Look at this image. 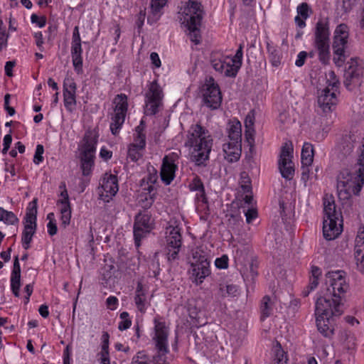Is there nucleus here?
<instances>
[{
	"label": "nucleus",
	"mask_w": 364,
	"mask_h": 364,
	"mask_svg": "<svg viewBox=\"0 0 364 364\" xmlns=\"http://www.w3.org/2000/svg\"><path fill=\"white\" fill-rule=\"evenodd\" d=\"M301 165V180L306 183L308 180L313 179V171H310L309 166L311 165Z\"/></svg>",
	"instance_id": "obj_50"
},
{
	"label": "nucleus",
	"mask_w": 364,
	"mask_h": 364,
	"mask_svg": "<svg viewBox=\"0 0 364 364\" xmlns=\"http://www.w3.org/2000/svg\"><path fill=\"white\" fill-rule=\"evenodd\" d=\"M152 228L151 216L139 213L135 216L134 223V236L135 244L139 246L140 241Z\"/></svg>",
	"instance_id": "obj_19"
},
{
	"label": "nucleus",
	"mask_w": 364,
	"mask_h": 364,
	"mask_svg": "<svg viewBox=\"0 0 364 364\" xmlns=\"http://www.w3.org/2000/svg\"><path fill=\"white\" fill-rule=\"evenodd\" d=\"M176 168V166L165 156L161 168V178L166 185L170 184L173 180Z\"/></svg>",
	"instance_id": "obj_29"
},
{
	"label": "nucleus",
	"mask_w": 364,
	"mask_h": 364,
	"mask_svg": "<svg viewBox=\"0 0 364 364\" xmlns=\"http://www.w3.org/2000/svg\"><path fill=\"white\" fill-rule=\"evenodd\" d=\"M118 304V299L117 297L110 296L106 300V304L107 308L111 310H114L117 308V305Z\"/></svg>",
	"instance_id": "obj_59"
},
{
	"label": "nucleus",
	"mask_w": 364,
	"mask_h": 364,
	"mask_svg": "<svg viewBox=\"0 0 364 364\" xmlns=\"http://www.w3.org/2000/svg\"><path fill=\"white\" fill-rule=\"evenodd\" d=\"M293 158V146L286 142L282 146L278 166L281 175L287 180H291L294 175Z\"/></svg>",
	"instance_id": "obj_16"
},
{
	"label": "nucleus",
	"mask_w": 364,
	"mask_h": 364,
	"mask_svg": "<svg viewBox=\"0 0 364 364\" xmlns=\"http://www.w3.org/2000/svg\"><path fill=\"white\" fill-rule=\"evenodd\" d=\"M309 5L306 3H302L297 7L298 16H301L304 19L309 17Z\"/></svg>",
	"instance_id": "obj_54"
},
{
	"label": "nucleus",
	"mask_w": 364,
	"mask_h": 364,
	"mask_svg": "<svg viewBox=\"0 0 364 364\" xmlns=\"http://www.w3.org/2000/svg\"><path fill=\"white\" fill-rule=\"evenodd\" d=\"M210 261L202 250L197 249L193 252L188 270L193 283L200 285L210 274Z\"/></svg>",
	"instance_id": "obj_7"
},
{
	"label": "nucleus",
	"mask_w": 364,
	"mask_h": 364,
	"mask_svg": "<svg viewBox=\"0 0 364 364\" xmlns=\"http://www.w3.org/2000/svg\"><path fill=\"white\" fill-rule=\"evenodd\" d=\"M211 65L217 72L225 77H234L237 75V68H235L234 63L230 62L228 58L226 59H213Z\"/></svg>",
	"instance_id": "obj_24"
},
{
	"label": "nucleus",
	"mask_w": 364,
	"mask_h": 364,
	"mask_svg": "<svg viewBox=\"0 0 364 364\" xmlns=\"http://www.w3.org/2000/svg\"><path fill=\"white\" fill-rule=\"evenodd\" d=\"M115 271V267L112 263L105 264L102 269V279L105 281L106 284H108L110 279H112L114 272Z\"/></svg>",
	"instance_id": "obj_39"
},
{
	"label": "nucleus",
	"mask_w": 364,
	"mask_h": 364,
	"mask_svg": "<svg viewBox=\"0 0 364 364\" xmlns=\"http://www.w3.org/2000/svg\"><path fill=\"white\" fill-rule=\"evenodd\" d=\"M99 190L100 199L108 203L119 190L117 176L106 173L100 183Z\"/></svg>",
	"instance_id": "obj_20"
},
{
	"label": "nucleus",
	"mask_w": 364,
	"mask_h": 364,
	"mask_svg": "<svg viewBox=\"0 0 364 364\" xmlns=\"http://www.w3.org/2000/svg\"><path fill=\"white\" fill-rule=\"evenodd\" d=\"M246 221L247 223H250L252 220L255 219L257 216V212L255 209H248L245 213Z\"/></svg>",
	"instance_id": "obj_62"
},
{
	"label": "nucleus",
	"mask_w": 364,
	"mask_h": 364,
	"mask_svg": "<svg viewBox=\"0 0 364 364\" xmlns=\"http://www.w3.org/2000/svg\"><path fill=\"white\" fill-rule=\"evenodd\" d=\"M348 38V26L341 23L338 25L334 32L333 50V62L338 66L343 65L346 60L345 48L347 45Z\"/></svg>",
	"instance_id": "obj_11"
},
{
	"label": "nucleus",
	"mask_w": 364,
	"mask_h": 364,
	"mask_svg": "<svg viewBox=\"0 0 364 364\" xmlns=\"http://www.w3.org/2000/svg\"><path fill=\"white\" fill-rule=\"evenodd\" d=\"M122 321L119 323L118 328L120 331H124L129 328L132 325V321L129 318V314L127 311H123L119 316Z\"/></svg>",
	"instance_id": "obj_43"
},
{
	"label": "nucleus",
	"mask_w": 364,
	"mask_h": 364,
	"mask_svg": "<svg viewBox=\"0 0 364 364\" xmlns=\"http://www.w3.org/2000/svg\"><path fill=\"white\" fill-rule=\"evenodd\" d=\"M354 255L358 270L364 274V250H354Z\"/></svg>",
	"instance_id": "obj_48"
},
{
	"label": "nucleus",
	"mask_w": 364,
	"mask_h": 364,
	"mask_svg": "<svg viewBox=\"0 0 364 364\" xmlns=\"http://www.w3.org/2000/svg\"><path fill=\"white\" fill-rule=\"evenodd\" d=\"M114 114L112 117L110 129L114 135L118 134L119 130L123 124L128 108L127 97L124 94L117 95L114 100Z\"/></svg>",
	"instance_id": "obj_15"
},
{
	"label": "nucleus",
	"mask_w": 364,
	"mask_h": 364,
	"mask_svg": "<svg viewBox=\"0 0 364 364\" xmlns=\"http://www.w3.org/2000/svg\"><path fill=\"white\" fill-rule=\"evenodd\" d=\"M364 185V170L355 165L351 169L344 168L337 176V191L341 199H348L352 194L358 196Z\"/></svg>",
	"instance_id": "obj_3"
},
{
	"label": "nucleus",
	"mask_w": 364,
	"mask_h": 364,
	"mask_svg": "<svg viewBox=\"0 0 364 364\" xmlns=\"http://www.w3.org/2000/svg\"><path fill=\"white\" fill-rule=\"evenodd\" d=\"M260 309L262 313V319H264L265 318L269 316L272 309L270 305L269 296H265L263 297Z\"/></svg>",
	"instance_id": "obj_40"
},
{
	"label": "nucleus",
	"mask_w": 364,
	"mask_h": 364,
	"mask_svg": "<svg viewBox=\"0 0 364 364\" xmlns=\"http://www.w3.org/2000/svg\"><path fill=\"white\" fill-rule=\"evenodd\" d=\"M314 46L319 60L324 65L330 60V31L328 18H320L314 28Z\"/></svg>",
	"instance_id": "obj_6"
},
{
	"label": "nucleus",
	"mask_w": 364,
	"mask_h": 364,
	"mask_svg": "<svg viewBox=\"0 0 364 364\" xmlns=\"http://www.w3.org/2000/svg\"><path fill=\"white\" fill-rule=\"evenodd\" d=\"M347 65L348 67L346 68L343 75V84L347 90L351 91L355 87L360 85L363 68L353 58L347 63Z\"/></svg>",
	"instance_id": "obj_18"
},
{
	"label": "nucleus",
	"mask_w": 364,
	"mask_h": 364,
	"mask_svg": "<svg viewBox=\"0 0 364 364\" xmlns=\"http://www.w3.org/2000/svg\"><path fill=\"white\" fill-rule=\"evenodd\" d=\"M327 86L326 88L332 90V91L339 92L340 81L335 74L334 71H329L328 75V79L326 82Z\"/></svg>",
	"instance_id": "obj_38"
},
{
	"label": "nucleus",
	"mask_w": 364,
	"mask_h": 364,
	"mask_svg": "<svg viewBox=\"0 0 364 364\" xmlns=\"http://www.w3.org/2000/svg\"><path fill=\"white\" fill-rule=\"evenodd\" d=\"M203 100L204 104L212 109H218L222 102V95L219 86L212 77L206 79L203 86Z\"/></svg>",
	"instance_id": "obj_13"
},
{
	"label": "nucleus",
	"mask_w": 364,
	"mask_h": 364,
	"mask_svg": "<svg viewBox=\"0 0 364 364\" xmlns=\"http://www.w3.org/2000/svg\"><path fill=\"white\" fill-rule=\"evenodd\" d=\"M44 148L41 144H38L36 146V152L33 157V163L36 164H39L41 162L43 161V154Z\"/></svg>",
	"instance_id": "obj_51"
},
{
	"label": "nucleus",
	"mask_w": 364,
	"mask_h": 364,
	"mask_svg": "<svg viewBox=\"0 0 364 364\" xmlns=\"http://www.w3.org/2000/svg\"><path fill=\"white\" fill-rule=\"evenodd\" d=\"M11 276H20L21 277V267L18 261V256L15 257L14 261V267L11 272Z\"/></svg>",
	"instance_id": "obj_61"
},
{
	"label": "nucleus",
	"mask_w": 364,
	"mask_h": 364,
	"mask_svg": "<svg viewBox=\"0 0 364 364\" xmlns=\"http://www.w3.org/2000/svg\"><path fill=\"white\" fill-rule=\"evenodd\" d=\"M204 11L201 4L197 1L189 0L183 11L180 13L179 19L189 31L191 41L199 44L201 40L200 27Z\"/></svg>",
	"instance_id": "obj_4"
},
{
	"label": "nucleus",
	"mask_w": 364,
	"mask_h": 364,
	"mask_svg": "<svg viewBox=\"0 0 364 364\" xmlns=\"http://www.w3.org/2000/svg\"><path fill=\"white\" fill-rule=\"evenodd\" d=\"M164 92L156 80L151 82L145 93L144 114L152 116L163 107Z\"/></svg>",
	"instance_id": "obj_10"
},
{
	"label": "nucleus",
	"mask_w": 364,
	"mask_h": 364,
	"mask_svg": "<svg viewBox=\"0 0 364 364\" xmlns=\"http://www.w3.org/2000/svg\"><path fill=\"white\" fill-rule=\"evenodd\" d=\"M345 274L343 271L328 272L326 274V293L328 296H332V299H338L341 302L349 288Z\"/></svg>",
	"instance_id": "obj_8"
},
{
	"label": "nucleus",
	"mask_w": 364,
	"mask_h": 364,
	"mask_svg": "<svg viewBox=\"0 0 364 364\" xmlns=\"http://www.w3.org/2000/svg\"><path fill=\"white\" fill-rule=\"evenodd\" d=\"M167 0H151V14L148 16V21L156 22L162 15V9L166 4Z\"/></svg>",
	"instance_id": "obj_30"
},
{
	"label": "nucleus",
	"mask_w": 364,
	"mask_h": 364,
	"mask_svg": "<svg viewBox=\"0 0 364 364\" xmlns=\"http://www.w3.org/2000/svg\"><path fill=\"white\" fill-rule=\"evenodd\" d=\"M149 173L146 177H144L141 180V186H143L144 183H146V184L152 183L155 184V183L157 181L158 176H157V171L155 170L154 167H151V168H148Z\"/></svg>",
	"instance_id": "obj_45"
},
{
	"label": "nucleus",
	"mask_w": 364,
	"mask_h": 364,
	"mask_svg": "<svg viewBox=\"0 0 364 364\" xmlns=\"http://www.w3.org/2000/svg\"><path fill=\"white\" fill-rule=\"evenodd\" d=\"M314 160V148L311 144L304 143L301 150V164L311 165Z\"/></svg>",
	"instance_id": "obj_33"
},
{
	"label": "nucleus",
	"mask_w": 364,
	"mask_h": 364,
	"mask_svg": "<svg viewBox=\"0 0 364 364\" xmlns=\"http://www.w3.org/2000/svg\"><path fill=\"white\" fill-rule=\"evenodd\" d=\"M318 284V279L310 278L309 284L306 287V289L302 291V294L304 297L308 296L309 293L315 289Z\"/></svg>",
	"instance_id": "obj_52"
},
{
	"label": "nucleus",
	"mask_w": 364,
	"mask_h": 364,
	"mask_svg": "<svg viewBox=\"0 0 364 364\" xmlns=\"http://www.w3.org/2000/svg\"><path fill=\"white\" fill-rule=\"evenodd\" d=\"M134 301L138 310L141 312H144L146 310V295L139 284L136 288Z\"/></svg>",
	"instance_id": "obj_37"
},
{
	"label": "nucleus",
	"mask_w": 364,
	"mask_h": 364,
	"mask_svg": "<svg viewBox=\"0 0 364 364\" xmlns=\"http://www.w3.org/2000/svg\"><path fill=\"white\" fill-rule=\"evenodd\" d=\"M247 250L245 248L242 250H237L235 252V259L242 263L245 260V257L247 256Z\"/></svg>",
	"instance_id": "obj_60"
},
{
	"label": "nucleus",
	"mask_w": 364,
	"mask_h": 364,
	"mask_svg": "<svg viewBox=\"0 0 364 364\" xmlns=\"http://www.w3.org/2000/svg\"><path fill=\"white\" fill-rule=\"evenodd\" d=\"M254 134H255L254 128H245V136L247 143L250 146H252L255 142Z\"/></svg>",
	"instance_id": "obj_58"
},
{
	"label": "nucleus",
	"mask_w": 364,
	"mask_h": 364,
	"mask_svg": "<svg viewBox=\"0 0 364 364\" xmlns=\"http://www.w3.org/2000/svg\"><path fill=\"white\" fill-rule=\"evenodd\" d=\"M354 250H364V227H360L358 231Z\"/></svg>",
	"instance_id": "obj_47"
},
{
	"label": "nucleus",
	"mask_w": 364,
	"mask_h": 364,
	"mask_svg": "<svg viewBox=\"0 0 364 364\" xmlns=\"http://www.w3.org/2000/svg\"><path fill=\"white\" fill-rule=\"evenodd\" d=\"M255 123V110H251L245 117V128H254Z\"/></svg>",
	"instance_id": "obj_55"
},
{
	"label": "nucleus",
	"mask_w": 364,
	"mask_h": 364,
	"mask_svg": "<svg viewBox=\"0 0 364 364\" xmlns=\"http://www.w3.org/2000/svg\"><path fill=\"white\" fill-rule=\"evenodd\" d=\"M141 150L143 149H139L133 144H130L128 149V157L132 161H137L142 156V154L140 152Z\"/></svg>",
	"instance_id": "obj_44"
},
{
	"label": "nucleus",
	"mask_w": 364,
	"mask_h": 364,
	"mask_svg": "<svg viewBox=\"0 0 364 364\" xmlns=\"http://www.w3.org/2000/svg\"><path fill=\"white\" fill-rule=\"evenodd\" d=\"M191 191H199L201 196L205 194V188L201 179L198 176L194 177L189 184Z\"/></svg>",
	"instance_id": "obj_41"
},
{
	"label": "nucleus",
	"mask_w": 364,
	"mask_h": 364,
	"mask_svg": "<svg viewBox=\"0 0 364 364\" xmlns=\"http://www.w3.org/2000/svg\"><path fill=\"white\" fill-rule=\"evenodd\" d=\"M97 139L92 132L85 133L80 148L81 168L83 176H89L94 166V158Z\"/></svg>",
	"instance_id": "obj_9"
},
{
	"label": "nucleus",
	"mask_w": 364,
	"mask_h": 364,
	"mask_svg": "<svg viewBox=\"0 0 364 364\" xmlns=\"http://www.w3.org/2000/svg\"><path fill=\"white\" fill-rule=\"evenodd\" d=\"M145 129V123L144 120H141L139 125L136 129V135L134 137V143L132 144L139 147V149H144L146 146V135L144 133Z\"/></svg>",
	"instance_id": "obj_32"
},
{
	"label": "nucleus",
	"mask_w": 364,
	"mask_h": 364,
	"mask_svg": "<svg viewBox=\"0 0 364 364\" xmlns=\"http://www.w3.org/2000/svg\"><path fill=\"white\" fill-rule=\"evenodd\" d=\"M100 355H101L102 364H110L109 358V348L104 349L102 347Z\"/></svg>",
	"instance_id": "obj_63"
},
{
	"label": "nucleus",
	"mask_w": 364,
	"mask_h": 364,
	"mask_svg": "<svg viewBox=\"0 0 364 364\" xmlns=\"http://www.w3.org/2000/svg\"><path fill=\"white\" fill-rule=\"evenodd\" d=\"M242 48V44H240L236 51L235 56L232 58H230V62L234 63V66L235 68H237V71L242 65L243 55Z\"/></svg>",
	"instance_id": "obj_42"
},
{
	"label": "nucleus",
	"mask_w": 364,
	"mask_h": 364,
	"mask_svg": "<svg viewBox=\"0 0 364 364\" xmlns=\"http://www.w3.org/2000/svg\"><path fill=\"white\" fill-rule=\"evenodd\" d=\"M215 264L218 269H226L228 267V257L224 255L221 257L217 258Z\"/></svg>",
	"instance_id": "obj_53"
},
{
	"label": "nucleus",
	"mask_w": 364,
	"mask_h": 364,
	"mask_svg": "<svg viewBox=\"0 0 364 364\" xmlns=\"http://www.w3.org/2000/svg\"><path fill=\"white\" fill-rule=\"evenodd\" d=\"M355 141V137L354 134H348L343 135L337 146L339 154L343 157L349 156L353 152Z\"/></svg>",
	"instance_id": "obj_26"
},
{
	"label": "nucleus",
	"mask_w": 364,
	"mask_h": 364,
	"mask_svg": "<svg viewBox=\"0 0 364 364\" xmlns=\"http://www.w3.org/2000/svg\"><path fill=\"white\" fill-rule=\"evenodd\" d=\"M229 141L235 144L242 142V126L240 122L232 123L228 129Z\"/></svg>",
	"instance_id": "obj_31"
},
{
	"label": "nucleus",
	"mask_w": 364,
	"mask_h": 364,
	"mask_svg": "<svg viewBox=\"0 0 364 364\" xmlns=\"http://www.w3.org/2000/svg\"><path fill=\"white\" fill-rule=\"evenodd\" d=\"M75 92L76 84L74 80L65 78L63 83L64 105L69 111H72L76 104Z\"/></svg>",
	"instance_id": "obj_23"
},
{
	"label": "nucleus",
	"mask_w": 364,
	"mask_h": 364,
	"mask_svg": "<svg viewBox=\"0 0 364 364\" xmlns=\"http://www.w3.org/2000/svg\"><path fill=\"white\" fill-rule=\"evenodd\" d=\"M154 336L153 341L157 353L151 358L144 352H139L132 358V364H168L166 362V354L169 351L168 348V327L164 321L158 318H154Z\"/></svg>",
	"instance_id": "obj_2"
},
{
	"label": "nucleus",
	"mask_w": 364,
	"mask_h": 364,
	"mask_svg": "<svg viewBox=\"0 0 364 364\" xmlns=\"http://www.w3.org/2000/svg\"><path fill=\"white\" fill-rule=\"evenodd\" d=\"M238 287L235 284H220L218 294L222 297L236 296L239 294Z\"/></svg>",
	"instance_id": "obj_36"
},
{
	"label": "nucleus",
	"mask_w": 364,
	"mask_h": 364,
	"mask_svg": "<svg viewBox=\"0 0 364 364\" xmlns=\"http://www.w3.org/2000/svg\"><path fill=\"white\" fill-rule=\"evenodd\" d=\"M306 57H307V53L306 51H301L298 54L297 59L295 62V65L297 67L302 66L305 63V60H306Z\"/></svg>",
	"instance_id": "obj_64"
},
{
	"label": "nucleus",
	"mask_w": 364,
	"mask_h": 364,
	"mask_svg": "<svg viewBox=\"0 0 364 364\" xmlns=\"http://www.w3.org/2000/svg\"><path fill=\"white\" fill-rule=\"evenodd\" d=\"M82 47L81 39L79 33L78 27L74 28L73 33L72 46H71V55L73 59V64L76 70L79 72L82 67Z\"/></svg>",
	"instance_id": "obj_21"
},
{
	"label": "nucleus",
	"mask_w": 364,
	"mask_h": 364,
	"mask_svg": "<svg viewBox=\"0 0 364 364\" xmlns=\"http://www.w3.org/2000/svg\"><path fill=\"white\" fill-rule=\"evenodd\" d=\"M33 205L29 208L26 215V224L22 234V243L24 249L28 250L36 229L37 199L32 202Z\"/></svg>",
	"instance_id": "obj_17"
},
{
	"label": "nucleus",
	"mask_w": 364,
	"mask_h": 364,
	"mask_svg": "<svg viewBox=\"0 0 364 364\" xmlns=\"http://www.w3.org/2000/svg\"><path fill=\"white\" fill-rule=\"evenodd\" d=\"M334 198L326 196L323 198L324 218L323 223V235L326 240H332L342 232V215L336 210Z\"/></svg>",
	"instance_id": "obj_5"
},
{
	"label": "nucleus",
	"mask_w": 364,
	"mask_h": 364,
	"mask_svg": "<svg viewBox=\"0 0 364 364\" xmlns=\"http://www.w3.org/2000/svg\"><path fill=\"white\" fill-rule=\"evenodd\" d=\"M273 364H287L288 360L287 354L279 342H277L276 345L273 347Z\"/></svg>",
	"instance_id": "obj_34"
},
{
	"label": "nucleus",
	"mask_w": 364,
	"mask_h": 364,
	"mask_svg": "<svg viewBox=\"0 0 364 364\" xmlns=\"http://www.w3.org/2000/svg\"><path fill=\"white\" fill-rule=\"evenodd\" d=\"M31 21L33 23H36L40 28H42L46 25V18L44 16L38 17L33 14L31 15Z\"/></svg>",
	"instance_id": "obj_57"
},
{
	"label": "nucleus",
	"mask_w": 364,
	"mask_h": 364,
	"mask_svg": "<svg viewBox=\"0 0 364 364\" xmlns=\"http://www.w3.org/2000/svg\"><path fill=\"white\" fill-rule=\"evenodd\" d=\"M316 316V326L318 331L326 338H331L334 334V316Z\"/></svg>",
	"instance_id": "obj_25"
},
{
	"label": "nucleus",
	"mask_w": 364,
	"mask_h": 364,
	"mask_svg": "<svg viewBox=\"0 0 364 364\" xmlns=\"http://www.w3.org/2000/svg\"><path fill=\"white\" fill-rule=\"evenodd\" d=\"M21 287V277L11 276V288L15 296H19V289Z\"/></svg>",
	"instance_id": "obj_49"
},
{
	"label": "nucleus",
	"mask_w": 364,
	"mask_h": 364,
	"mask_svg": "<svg viewBox=\"0 0 364 364\" xmlns=\"http://www.w3.org/2000/svg\"><path fill=\"white\" fill-rule=\"evenodd\" d=\"M327 293L320 296L316 301L315 314L323 316H339L343 313V303L338 299H331Z\"/></svg>",
	"instance_id": "obj_12"
},
{
	"label": "nucleus",
	"mask_w": 364,
	"mask_h": 364,
	"mask_svg": "<svg viewBox=\"0 0 364 364\" xmlns=\"http://www.w3.org/2000/svg\"><path fill=\"white\" fill-rule=\"evenodd\" d=\"M186 146L193 147L191 159L197 166H205L213 146L208 130L200 124H192L188 131Z\"/></svg>",
	"instance_id": "obj_1"
},
{
	"label": "nucleus",
	"mask_w": 364,
	"mask_h": 364,
	"mask_svg": "<svg viewBox=\"0 0 364 364\" xmlns=\"http://www.w3.org/2000/svg\"><path fill=\"white\" fill-rule=\"evenodd\" d=\"M63 199L59 201L61 204V225L66 228L70 224L71 218V208L69 202V197L67 191L65 189L61 193Z\"/></svg>",
	"instance_id": "obj_28"
},
{
	"label": "nucleus",
	"mask_w": 364,
	"mask_h": 364,
	"mask_svg": "<svg viewBox=\"0 0 364 364\" xmlns=\"http://www.w3.org/2000/svg\"><path fill=\"white\" fill-rule=\"evenodd\" d=\"M358 0H343L342 8L345 13L350 12L355 6Z\"/></svg>",
	"instance_id": "obj_56"
},
{
	"label": "nucleus",
	"mask_w": 364,
	"mask_h": 364,
	"mask_svg": "<svg viewBox=\"0 0 364 364\" xmlns=\"http://www.w3.org/2000/svg\"><path fill=\"white\" fill-rule=\"evenodd\" d=\"M224 158L229 163L236 162L241 156V144H233L230 141L223 144Z\"/></svg>",
	"instance_id": "obj_27"
},
{
	"label": "nucleus",
	"mask_w": 364,
	"mask_h": 364,
	"mask_svg": "<svg viewBox=\"0 0 364 364\" xmlns=\"http://www.w3.org/2000/svg\"><path fill=\"white\" fill-rule=\"evenodd\" d=\"M0 211L4 214V218L3 221L8 225H15L18 223V219L13 212L7 211L3 208L0 207Z\"/></svg>",
	"instance_id": "obj_46"
},
{
	"label": "nucleus",
	"mask_w": 364,
	"mask_h": 364,
	"mask_svg": "<svg viewBox=\"0 0 364 364\" xmlns=\"http://www.w3.org/2000/svg\"><path fill=\"white\" fill-rule=\"evenodd\" d=\"M338 92L324 88L318 97V105L322 111L325 113L331 112L335 109L337 103Z\"/></svg>",
	"instance_id": "obj_22"
},
{
	"label": "nucleus",
	"mask_w": 364,
	"mask_h": 364,
	"mask_svg": "<svg viewBox=\"0 0 364 364\" xmlns=\"http://www.w3.org/2000/svg\"><path fill=\"white\" fill-rule=\"evenodd\" d=\"M267 53L269 54V59L272 65L277 67L281 63V56L279 50L275 47L272 46L269 43H267Z\"/></svg>",
	"instance_id": "obj_35"
},
{
	"label": "nucleus",
	"mask_w": 364,
	"mask_h": 364,
	"mask_svg": "<svg viewBox=\"0 0 364 364\" xmlns=\"http://www.w3.org/2000/svg\"><path fill=\"white\" fill-rule=\"evenodd\" d=\"M166 242L168 259L175 260L182 246L181 228L178 226H169L166 231Z\"/></svg>",
	"instance_id": "obj_14"
}]
</instances>
